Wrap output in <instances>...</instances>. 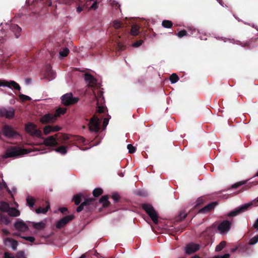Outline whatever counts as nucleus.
I'll return each instance as SVG.
<instances>
[{
    "instance_id": "f257e3e1",
    "label": "nucleus",
    "mask_w": 258,
    "mask_h": 258,
    "mask_svg": "<svg viewBox=\"0 0 258 258\" xmlns=\"http://www.w3.org/2000/svg\"><path fill=\"white\" fill-rule=\"evenodd\" d=\"M77 11H88L90 10H95L98 8V2L95 0H79L77 4Z\"/></svg>"
},
{
    "instance_id": "f03ea898",
    "label": "nucleus",
    "mask_w": 258,
    "mask_h": 258,
    "mask_svg": "<svg viewBox=\"0 0 258 258\" xmlns=\"http://www.w3.org/2000/svg\"><path fill=\"white\" fill-rule=\"evenodd\" d=\"M57 139L66 141L70 139V137L68 135L57 133L54 136H51L44 139L43 144L46 146H54L58 145Z\"/></svg>"
},
{
    "instance_id": "7ed1b4c3",
    "label": "nucleus",
    "mask_w": 258,
    "mask_h": 258,
    "mask_svg": "<svg viewBox=\"0 0 258 258\" xmlns=\"http://www.w3.org/2000/svg\"><path fill=\"white\" fill-rule=\"evenodd\" d=\"M97 203V201L95 198L85 199L84 201L77 207L76 211L80 213L85 207L87 211H90L96 207Z\"/></svg>"
},
{
    "instance_id": "20e7f679",
    "label": "nucleus",
    "mask_w": 258,
    "mask_h": 258,
    "mask_svg": "<svg viewBox=\"0 0 258 258\" xmlns=\"http://www.w3.org/2000/svg\"><path fill=\"white\" fill-rule=\"evenodd\" d=\"M26 3L31 6H34L35 10L34 13H38L39 10L44 8L50 6L51 5V0H26Z\"/></svg>"
},
{
    "instance_id": "39448f33",
    "label": "nucleus",
    "mask_w": 258,
    "mask_h": 258,
    "mask_svg": "<svg viewBox=\"0 0 258 258\" xmlns=\"http://www.w3.org/2000/svg\"><path fill=\"white\" fill-rule=\"evenodd\" d=\"M102 117H98L96 114H94L90 119L88 127L91 132L98 133L100 130V123Z\"/></svg>"
},
{
    "instance_id": "423d86ee",
    "label": "nucleus",
    "mask_w": 258,
    "mask_h": 258,
    "mask_svg": "<svg viewBox=\"0 0 258 258\" xmlns=\"http://www.w3.org/2000/svg\"><path fill=\"white\" fill-rule=\"evenodd\" d=\"M143 209L146 212L155 224L158 223V215L154 207L150 204L142 205Z\"/></svg>"
},
{
    "instance_id": "0eeeda50",
    "label": "nucleus",
    "mask_w": 258,
    "mask_h": 258,
    "mask_svg": "<svg viewBox=\"0 0 258 258\" xmlns=\"http://www.w3.org/2000/svg\"><path fill=\"white\" fill-rule=\"evenodd\" d=\"M29 153V151L27 149H17L15 147H12L6 151L5 157H16Z\"/></svg>"
},
{
    "instance_id": "6e6552de",
    "label": "nucleus",
    "mask_w": 258,
    "mask_h": 258,
    "mask_svg": "<svg viewBox=\"0 0 258 258\" xmlns=\"http://www.w3.org/2000/svg\"><path fill=\"white\" fill-rule=\"evenodd\" d=\"M25 131L32 137L41 138V131L37 129L36 125L32 122H28L25 124Z\"/></svg>"
},
{
    "instance_id": "1a4fd4ad",
    "label": "nucleus",
    "mask_w": 258,
    "mask_h": 258,
    "mask_svg": "<svg viewBox=\"0 0 258 258\" xmlns=\"http://www.w3.org/2000/svg\"><path fill=\"white\" fill-rule=\"evenodd\" d=\"M2 132L4 136L9 139L14 138L20 136L18 132L14 130L12 126L8 124H5L3 126Z\"/></svg>"
},
{
    "instance_id": "9d476101",
    "label": "nucleus",
    "mask_w": 258,
    "mask_h": 258,
    "mask_svg": "<svg viewBox=\"0 0 258 258\" xmlns=\"http://www.w3.org/2000/svg\"><path fill=\"white\" fill-rule=\"evenodd\" d=\"M61 101L66 106H69L76 104L79 101L78 97H73L72 93H67L62 96Z\"/></svg>"
},
{
    "instance_id": "9b49d317",
    "label": "nucleus",
    "mask_w": 258,
    "mask_h": 258,
    "mask_svg": "<svg viewBox=\"0 0 258 258\" xmlns=\"http://www.w3.org/2000/svg\"><path fill=\"white\" fill-rule=\"evenodd\" d=\"M15 113V110L12 107L0 108V116L6 118L12 119Z\"/></svg>"
},
{
    "instance_id": "f8f14e48",
    "label": "nucleus",
    "mask_w": 258,
    "mask_h": 258,
    "mask_svg": "<svg viewBox=\"0 0 258 258\" xmlns=\"http://www.w3.org/2000/svg\"><path fill=\"white\" fill-rule=\"evenodd\" d=\"M1 86L8 87L10 89L19 91L21 90L20 86L14 81H8L6 80H0V87Z\"/></svg>"
},
{
    "instance_id": "ddd939ff",
    "label": "nucleus",
    "mask_w": 258,
    "mask_h": 258,
    "mask_svg": "<svg viewBox=\"0 0 258 258\" xmlns=\"http://www.w3.org/2000/svg\"><path fill=\"white\" fill-rule=\"evenodd\" d=\"M250 205H251L250 204H244L241 206V207H238L234 209L233 211H232L230 212H229L227 214V216L229 217L236 216L239 215V214L242 213L246 211L248 209V208L250 206Z\"/></svg>"
},
{
    "instance_id": "4468645a",
    "label": "nucleus",
    "mask_w": 258,
    "mask_h": 258,
    "mask_svg": "<svg viewBox=\"0 0 258 258\" xmlns=\"http://www.w3.org/2000/svg\"><path fill=\"white\" fill-rule=\"evenodd\" d=\"M74 216L73 215H67L58 221L56 224V227L58 229H61L64 227L70 221L73 220Z\"/></svg>"
},
{
    "instance_id": "2eb2a0df",
    "label": "nucleus",
    "mask_w": 258,
    "mask_h": 258,
    "mask_svg": "<svg viewBox=\"0 0 258 258\" xmlns=\"http://www.w3.org/2000/svg\"><path fill=\"white\" fill-rule=\"evenodd\" d=\"M231 223L228 220H224L218 226V230L221 233H226L230 229Z\"/></svg>"
},
{
    "instance_id": "dca6fc26",
    "label": "nucleus",
    "mask_w": 258,
    "mask_h": 258,
    "mask_svg": "<svg viewBox=\"0 0 258 258\" xmlns=\"http://www.w3.org/2000/svg\"><path fill=\"white\" fill-rule=\"evenodd\" d=\"M56 120L55 116L53 114L47 113L42 116L40 119V121L42 124L48 123H53Z\"/></svg>"
},
{
    "instance_id": "f3484780",
    "label": "nucleus",
    "mask_w": 258,
    "mask_h": 258,
    "mask_svg": "<svg viewBox=\"0 0 258 258\" xmlns=\"http://www.w3.org/2000/svg\"><path fill=\"white\" fill-rule=\"evenodd\" d=\"M217 205L218 203L217 202H211L203 208L200 209L199 210V213L207 214L213 210Z\"/></svg>"
},
{
    "instance_id": "a211bd4d",
    "label": "nucleus",
    "mask_w": 258,
    "mask_h": 258,
    "mask_svg": "<svg viewBox=\"0 0 258 258\" xmlns=\"http://www.w3.org/2000/svg\"><path fill=\"white\" fill-rule=\"evenodd\" d=\"M200 246L198 244L190 243L185 247V252L187 254H190L199 250Z\"/></svg>"
},
{
    "instance_id": "6ab92c4d",
    "label": "nucleus",
    "mask_w": 258,
    "mask_h": 258,
    "mask_svg": "<svg viewBox=\"0 0 258 258\" xmlns=\"http://www.w3.org/2000/svg\"><path fill=\"white\" fill-rule=\"evenodd\" d=\"M84 79L88 83V85L90 87H94L95 86L97 80L93 76L89 74L86 73L84 74Z\"/></svg>"
},
{
    "instance_id": "aec40b11",
    "label": "nucleus",
    "mask_w": 258,
    "mask_h": 258,
    "mask_svg": "<svg viewBox=\"0 0 258 258\" xmlns=\"http://www.w3.org/2000/svg\"><path fill=\"white\" fill-rule=\"evenodd\" d=\"M15 228L21 232H26L28 230V226L22 220H19L14 224Z\"/></svg>"
},
{
    "instance_id": "412c9836",
    "label": "nucleus",
    "mask_w": 258,
    "mask_h": 258,
    "mask_svg": "<svg viewBox=\"0 0 258 258\" xmlns=\"http://www.w3.org/2000/svg\"><path fill=\"white\" fill-rule=\"evenodd\" d=\"M4 244L6 246H11L13 250H16L18 246V241L11 238H6L4 240Z\"/></svg>"
},
{
    "instance_id": "4be33fe9",
    "label": "nucleus",
    "mask_w": 258,
    "mask_h": 258,
    "mask_svg": "<svg viewBox=\"0 0 258 258\" xmlns=\"http://www.w3.org/2000/svg\"><path fill=\"white\" fill-rule=\"evenodd\" d=\"M9 29L11 32L14 34L17 38L19 37L21 32V28L18 25L12 24L10 25Z\"/></svg>"
},
{
    "instance_id": "5701e85b",
    "label": "nucleus",
    "mask_w": 258,
    "mask_h": 258,
    "mask_svg": "<svg viewBox=\"0 0 258 258\" xmlns=\"http://www.w3.org/2000/svg\"><path fill=\"white\" fill-rule=\"evenodd\" d=\"M108 196L105 195L101 197V198L99 199L98 202L100 204H102L104 208H106L108 207L110 205V203L108 201Z\"/></svg>"
},
{
    "instance_id": "b1692460",
    "label": "nucleus",
    "mask_w": 258,
    "mask_h": 258,
    "mask_svg": "<svg viewBox=\"0 0 258 258\" xmlns=\"http://www.w3.org/2000/svg\"><path fill=\"white\" fill-rule=\"evenodd\" d=\"M7 213L10 216L17 217L20 215V211L15 208H10L8 210Z\"/></svg>"
},
{
    "instance_id": "393cba45",
    "label": "nucleus",
    "mask_w": 258,
    "mask_h": 258,
    "mask_svg": "<svg viewBox=\"0 0 258 258\" xmlns=\"http://www.w3.org/2000/svg\"><path fill=\"white\" fill-rule=\"evenodd\" d=\"M10 209L9 204L6 202H0V211L3 212H7Z\"/></svg>"
},
{
    "instance_id": "a878e982",
    "label": "nucleus",
    "mask_w": 258,
    "mask_h": 258,
    "mask_svg": "<svg viewBox=\"0 0 258 258\" xmlns=\"http://www.w3.org/2000/svg\"><path fill=\"white\" fill-rule=\"evenodd\" d=\"M66 111L67 109L66 108L59 107L56 110L55 112L53 115L55 116V118L56 119L57 117L61 115L64 114Z\"/></svg>"
},
{
    "instance_id": "bb28decb",
    "label": "nucleus",
    "mask_w": 258,
    "mask_h": 258,
    "mask_svg": "<svg viewBox=\"0 0 258 258\" xmlns=\"http://www.w3.org/2000/svg\"><path fill=\"white\" fill-rule=\"evenodd\" d=\"M140 31V27L137 25L134 24L132 26L131 29V34L133 36H137L139 34Z\"/></svg>"
},
{
    "instance_id": "cd10ccee",
    "label": "nucleus",
    "mask_w": 258,
    "mask_h": 258,
    "mask_svg": "<svg viewBox=\"0 0 258 258\" xmlns=\"http://www.w3.org/2000/svg\"><path fill=\"white\" fill-rule=\"evenodd\" d=\"M50 208V206L49 203H47L46 207L44 208L42 207H39L36 209L35 211L37 214H46L47 212L48 211V209Z\"/></svg>"
},
{
    "instance_id": "c85d7f7f",
    "label": "nucleus",
    "mask_w": 258,
    "mask_h": 258,
    "mask_svg": "<svg viewBox=\"0 0 258 258\" xmlns=\"http://www.w3.org/2000/svg\"><path fill=\"white\" fill-rule=\"evenodd\" d=\"M10 222L11 221L7 216L0 214V223L8 225Z\"/></svg>"
},
{
    "instance_id": "c756f323",
    "label": "nucleus",
    "mask_w": 258,
    "mask_h": 258,
    "mask_svg": "<svg viewBox=\"0 0 258 258\" xmlns=\"http://www.w3.org/2000/svg\"><path fill=\"white\" fill-rule=\"evenodd\" d=\"M33 227L37 230H42L45 227V224L43 222L38 223H33Z\"/></svg>"
},
{
    "instance_id": "7c9ffc66",
    "label": "nucleus",
    "mask_w": 258,
    "mask_h": 258,
    "mask_svg": "<svg viewBox=\"0 0 258 258\" xmlns=\"http://www.w3.org/2000/svg\"><path fill=\"white\" fill-rule=\"evenodd\" d=\"M82 195L78 194L75 195L73 198V201L76 205H79L82 201Z\"/></svg>"
},
{
    "instance_id": "2f4dec72",
    "label": "nucleus",
    "mask_w": 258,
    "mask_h": 258,
    "mask_svg": "<svg viewBox=\"0 0 258 258\" xmlns=\"http://www.w3.org/2000/svg\"><path fill=\"white\" fill-rule=\"evenodd\" d=\"M26 201L27 204L29 206V207L32 208L34 205L36 200L32 197L28 196L26 198Z\"/></svg>"
},
{
    "instance_id": "473e14b6",
    "label": "nucleus",
    "mask_w": 258,
    "mask_h": 258,
    "mask_svg": "<svg viewBox=\"0 0 258 258\" xmlns=\"http://www.w3.org/2000/svg\"><path fill=\"white\" fill-rule=\"evenodd\" d=\"M56 152H58L62 155H65L67 153V147L63 146H60L55 149Z\"/></svg>"
},
{
    "instance_id": "72a5a7b5",
    "label": "nucleus",
    "mask_w": 258,
    "mask_h": 258,
    "mask_svg": "<svg viewBox=\"0 0 258 258\" xmlns=\"http://www.w3.org/2000/svg\"><path fill=\"white\" fill-rule=\"evenodd\" d=\"M162 26L165 28H170L173 26V23L170 20H165L162 21Z\"/></svg>"
},
{
    "instance_id": "f704fd0d",
    "label": "nucleus",
    "mask_w": 258,
    "mask_h": 258,
    "mask_svg": "<svg viewBox=\"0 0 258 258\" xmlns=\"http://www.w3.org/2000/svg\"><path fill=\"white\" fill-rule=\"evenodd\" d=\"M103 192V190L101 188H96L93 191V195L94 197H98Z\"/></svg>"
},
{
    "instance_id": "c9c22d12",
    "label": "nucleus",
    "mask_w": 258,
    "mask_h": 258,
    "mask_svg": "<svg viewBox=\"0 0 258 258\" xmlns=\"http://www.w3.org/2000/svg\"><path fill=\"white\" fill-rule=\"evenodd\" d=\"M247 181L248 180H246L236 182L232 185L230 188H237L239 186L246 184Z\"/></svg>"
},
{
    "instance_id": "e433bc0d",
    "label": "nucleus",
    "mask_w": 258,
    "mask_h": 258,
    "mask_svg": "<svg viewBox=\"0 0 258 258\" xmlns=\"http://www.w3.org/2000/svg\"><path fill=\"white\" fill-rule=\"evenodd\" d=\"M226 245V242L225 241H221L217 246L216 247L215 250L216 251H220L224 248Z\"/></svg>"
},
{
    "instance_id": "4c0bfd02",
    "label": "nucleus",
    "mask_w": 258,
    "mask_h": 258,
    "mask_svg": "<svg viewBox=\"0 0 258 258\" xmlns=\"http://www.w3.org/2000/svg\"><path fill=\"white\" fill-rule=\"evenodd\" d=\"M187 214L184 211H181L177 218V221H181L183 220L187 216Z\"/></svg>"
},
{
    "instance_id": "58836bf2",
    "label": "nucleus",
    "mask_w": 258,
    "mask_h": 258,
    "mask_svg": "<svg viewBox=\"0 0 258 258\" xmlns=\"http://www.w3.org/2000/svg\"><path fill=\"white\" fill-rule=\"evenodd\" d=\"M2 180V182L0 183V190L5 188L9 194H11V191L8 188L7 183L3 179Z\"/></svg>"
},
{
    "instance_id": "ea45409f",
    "label": "nucleus",
    "mask_w": 258,
    "mask_h": 258,
    "mask_svg": "<svg viewBox=\"0 0 258 258\" xmlns=\"http://www.w3.org/2000/svg\"><path fill=\"white\" fill-rule=\"evenodd\" d=\"M179 80V77L175 74H172L170 77V81L172 84L176 83Z\"/></svg>"
},
{
    "instance_id": "a19ab883",
    "label": "nucleus",
    "mask_w": 258,
    "mask_h": 258,
    "mask_svg": "<svg viewBox=\"0 0 258 258\" xmlns=\"http://www.w3.org/2000/svg\"><path fill=\"white\" fill-rule=\"evenodd\" d=\"M69 52H70L69 49L67 47H66V48H63L62 50H60L59 51V55L60 56L66 57L68 55Z\"/></svg>"
},
{
    "instance_id": "79ce46f5",
    "label": "nucleus",
    "mask_w": 258,
    "mask_h": 258,
    "mask_svg": "<svg viewBox=\"0 0 258 258\" xmlns=\"http://www.w3.org/2000/svg\"><path fill=\"white\" fill-rule=\"evenodd\" d=\"M113 26L115 29H119L123 27V24L119 21H115Z\"/></svg>"
},
{
    "instance_id": "37998d69",
    "label": "nucleus",
    "mask_w": 258,
    "mask_h": 258,
    "mask_svg": "<svg viewBox=\"0 0 258 258\" xmlns=\"http://www.w3.org/2000/svg\"><path fill=\"white\" fill-rule=\"evenodd\" d=\"M111 198L115 203H118L120 199V197L119 194L116 192L113 193L112 194Z\"/></svg>"
},
{
    "instance_id": "c03bdc74",
    "label": "nucleus",
    "mask_w": 258,
    "mask_h": 258,
    "mask_svg": "<svg viewBox=\"0 0 258 258\" xmlns=\"http://www.w3.org/2000/svg\"><path fill=\"white\" fill-rule=\"evenodd\" d=\"M51 128H52L51 125H46L43 129L44 134L45 135H47L50 134V133L52 132V130H51Z\"/></svg>"
},
{
    "instance_id": "a18cd8bd",
    "label": "nucleus",
    "mask_w": 258,
    "mask_h": 258,
    "mask_svg": "<svg viewBox=\"0 0 258 258\" xmlns=\"http://www.w3.org/2000/svg\"><path fill=\"white\" fill-rule=\"evenodd\" d=\"M109 3L112 7H115L116 9H120V5L115 0H110Z\"/></svg>"
},
{
    "instance_id": "49530a36",
    "label": "nucleus",
    "mask_w": 258,
    "mask_h": 258,
    "mask_svg": "<svg viewBox=\"0 0 258 258\" xmlns=\"http://www.w3.org/2000/svg\"><path fill=\"white\" fill-rule=\"evenodd\" d=\"M258 241V235H255L251 239H250L249 241V244L250 245H253L256 243Z\"/></svg>"
},
{
    "instance_id": "de8ad7c7",
    "label": "nucleus",
    "mask_w": 258,
    "mask_h": 258,
    "mask_svg": "<svg viewBox=\"0 0 258 258\" xmlns=\"http://www.w3.org/2000/svg\"><path fill=\"white\" fill-rule=\"evenodd\" d=\"M19 98L22 101H30L31 100V98L29 96L22 94L19 95Z\"/></svg>"
},
{
    "instance_id": "09e8293b",
    "label": "nucleus",
    "mask_w": 258,
    "mask_h": 258,
    "mask_svg": "<svg viewBox=\"0 0 258 258\" xmlns=\"http://www.w3.org/2000/svg\"><path fill=\"white\" fill-rule=\"evenodd\" d=\"M127 149L128 150V152L130 154H133L136 151V148L133 146L132 144H128L127 146Z\"/></svg>"
},
{
    "instance_id": "8fccbe9b",
    "label": "nucleus",
    "mask_w": 258,
    "mask_h": 258,
    "mask_svg": "<svg viewBox=\"0 0 258 258\" xmlns=\"http://www.w3.org/2000/svg\"><path fill=\"white\" fill-rule=\"evenodd\" d=\"M188 35V34L187 32L185 30H181V31H179L178 32V33L177 34V35L179 38H181L183 36H186V35Z\"/></svg>"
},
{
    "instance_id": "3c124183",
    "label": "nucleus",
    "mask_w": 258,
    "mask_h": 258,
    "mask_svg": "<svg viewBox=\"0 0 258 258\" xmlns=\"http://www.w3.org/2000/svg\"><path fill=\"white\" fill-rule=\"evenodd\" d=\"M205 202V199L203 197H200L197 200V203L195 206L196 207L203 204Z\"/></svg>"
},
{
    "instance_id": "603ef678",
    "label": "nucleus",
    "mask_w": 258,
    "mask_h": 258,
    "mask_svg": "<svg viewBox=\"0 0 258 258\" xmlns=\"http://www.w3.org/2000/svg\"><path fill=\"white\" fill-rule=\"evenodd\" d=\"M22 238L24 239L25 240H28L31 242H34L35 239L34 237L32 236H23L21 237Z\"/></svg>"
},
{
    "instance_id": "864d4df0",
    "label": "nucleus",
    "mask_w": 258,
    "mask_h": 258,
    "mask_svg": "<svg viewBox=\"0 0 258 258\" xmlns=\"http://www.w3.org/2000/svg\"><path fill=\"white\" fill-rule=\"evenodd\" d=\"M143 42V40H139L134 43L132 45L134 47H138L141 46Z\"/></svg>"
},
{
    "instance_id": "5fc2aeb1",
    "label": "nucleus",
    "mask_w": 258,
    "mask_h": 258,
    "mask_svg": "<svg viewBox=\"0 0 258 258\" xmlns=\"http://www.w3.org/2000/svg\"><path fill=\"white\" fill-rule=\"evenodd\" d=\"M16 258H25V253L23 251H20L16 254Z\"/></svg>"
},
{
    "instance_id": "6e6d98bb",
    "label": "nucleus",
    "mask_w": 258,
    "mask_h": 258,
    "mask_svg": "<svg viewBox=\"0 0 258 258\" xmlns=\"http://www.w3.org/2000/svg\"><path fill=\"white\" fill-rule=\"evenodd\" d=\"M230 254L229 253H226L223 255H216L213 258H229Z\"/></svg>"
},
{
    "instance_id": "4d7b16f0",
    "label": "nucleus",
    "mask_w": 258,
    "mask_h": 258,
    "mask_svg": "<svg viewBox=\"0 0 258 258\" xmlns=\"http://www.w3.org/2000/svg\"><path fill=\"white\" fill-rule=\"evenodd\" d=\"M106 109V108L104 106H98L97 108V112L99 113H103Z\"/></svg>"
},
{
    "instance_id": "13d9d810",
    "label": "nucleus",
    "mask_w": 258,
    "mask_h": 258,
    "mask_svg": "<svg viewBox=\"0 0 258 258\" xmlns=\"http://www.w3.org/2000/svg\"><path fill=\"white\" fill-rule=\"evenodd\" d=\"M51 127H52L51 130H52V132H57L61 130V127L58 126V125H55V126L51 125Z\"/></svg>"
},
{
    "instance_id": "bf43d9fd",
    "label": "nucleus",
    "mask_w": 258,
    "mask_h": 258,
    "mask_svg": "<svg viewBox=\"0 0 258 258\" xmlns=\"http://www.w3.org/2000/svg\"><path fill=\"white\" fill-rule=\"evenodd\" d=\"M5 258H15V256L11 253L8 252H5L4 253Z\"/></svg>"
},
{
    "instance_id": "052dcab7",
    "label": "nucleus",
    "mask_w": 258,
    "mask_h": 258,
    "mask_svg": "<svg viewBox=\"0 0 258 258\" xmlns=\"http://www.w3.org/2000/svg\"><path fill=\"white\" fill-rule=\"evenodd\" d=\"M76 140L78 141V142L80 143H83L85 142V139L83 137H80V136H77Z\"/></svg>"
},
{
    "instance_id": "680f3d73",
    "label": "nucleus",
    "mask_w": 258,
    "mask_h": 258,
    "mask_svg": "<svg viewBox=\"0 0 258 258\" xmlns=\"http://www.w3.org/2000/svg\"><path fill=\"white\" fill-rule=\"evenodd\" d=\"M108 122H109V119H108L107 118H104L103 122V125L104 128H105L106 126L107 125V124H108Z\"/></svg>"
},
{
    "instance_id": "e2e57ef3",
    "label": "nucleus",
    "mask_w": 258,
    "mask_h": 258,
    "mask_svg": "<svg viewBox=\"0 0 258 258\" xmlns=\"http://www.w3.org/2000/svg\"><path fill=\"white\" fill-rule=\"evenodd\" d=\"M63 3L67 5L71 4L75 0H62Z\"/></svg>"
},
{
    "instance_id": "0e129e2a",
    "label": "nucleus",
    "mask_w": 258,
    "mask_h": 258,
    "mask_svg": "<svg viewBox=\"0 0 258 258\" xmlns=\"http://www.w3.org/2000/svg\"><path fill=\"white\" fill-rule=\"evenodd\" d=\"M59 210L60 212L61 213H62V214H64L65 212L68 211V208H65V207L59 208Z\"/></svg>"
},
{
    "instance_id": "69168bd1",
    "label": "nucleus",
    "mask_w": 258,
    "mask_h": 258,
    "mask_svg": "<svg viewBox=\"0 0 258 258\" xmlns=\"http://www.w3.org/2000/svg\"><path fill=\"white\" fill-rule=\"evenodd\" d=\"M2 231H3V233L4 234H5V235H8V234H10L9 231L8 230H7V229H2Z\"/></svg>"
},
{
    "instance_id": "338daca9",
    "label": "nucleus",
    "mask_w": 258,
    "mask_h": 258,
    "mask_svg": "<svg viewBox=\"0 0 258 258\" xmlns=\"http://www.w3.org/2000/svg\"><path fill=\"white\" fill-rule=\"evenodd\" d=\"M253 227L254 228L258 229V218L255 221V222L253 225Z\"/></svg>"
},
{
    "instance_id": "774afa93",
    "label": "nucleus",
    "mask_w": 258,
    "mask_h": 258,
    "mask_svg": "<svg viewBox=\"0 0 258 258\" xmlns=\"http://www.w3.org/2000/svg\"><path fill=\"white\" fill-rule=\"evenodd\" d=\"M191 258H202V257H201L199 255H195L194 256L192 257Z\"/></svg>"
}]
</instances>
